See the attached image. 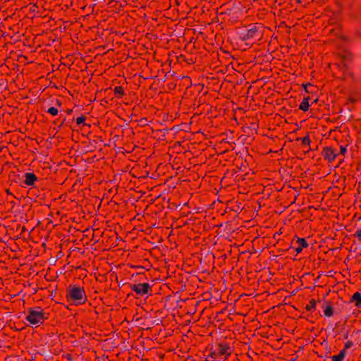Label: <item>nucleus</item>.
Here are the masks:
<instances>
[{
	"label": "nucleus",
	"mask_w": 361,
	"mask_h": 361,
	"mask_svg": "<svg viewBox=\"0 0 361 361\" xmlns=\"http://www.w3.org/2000/svg\"><path fill=\"white\" fill-rule=\"evenodd\" d=\"M149 0H137V8H139L137 11V16H140L142 23L137 25V35H140L137 39V49L138 47H140V50L142 51H145L147 53V50L148 49L146 47V44L143 42V37L145 36L146 38H148L149 32H145V30L142 29V23H145V18L146 17V14L143 12L142 9L145 8L147 6Z\"/></svg>",
	"instance_id": "nucleus-1"
},
{
	"label": "nucleus",
	"mask_w": 361,
	"mask_h": 361,
	"mask_svg": "<svg viewBox=\"0 0 361 361\" xmlns=\"http://www.w3.org/2000/svg\"><path fill=\"white\" fill-rule=\"evenodd\" d=\"M232 353V348L229 343L226 341L216 343L209 349L208 357L225 361Z\"/></svg>",
	"instance_id": "nucleus-2"
},
{
	"label": "nucleus",
	"mask_w": 361,
	"mask_h": 361,
	"mask_svg": "<svg viewBox=\"0 0 361 361\" xmlns=\"http://www.w3.org/2000/svg\"><path fill=\"white\" fill-rule=\"evenodd\" d=\"M66 297L75 305H83L87 301L85 288L76 285H70L67 288Z\"/></svg>",
	"instance_id": "nucleus-3"
},
{
	"label": "nucleus",
	"mask_w": 361,
	"mask_h": 361,
	"mask_svg": "<svg viewBox=\"0 0 361 361\" xmlns=\"http://www.w3.org/2000/svg\"><path fill=\"white\" fill-rule=\"evenodd\" d=\"M154 286V278L150 279V280L147 279H137V307H139L141 301L139 300L140 297H144L145 300L148 298L150 296L153 295V287Z\"/></svg>",
	"instance_id": "nucleus-4"
},
{
	"label": "nucleus",
	"mask_w": 361,
	"mask_h": 361,
	"mask_svg": "<svg viewBox=\"0 0 361 361\" xmlns=\"http://www.w3.org/2000/svg\"><path fill=\"white\" fill-rule=\"evenodd\" d=\"M49 317V313L46 312L40 307H35L27 309V313L25 317L26 321L32 325H39Z\"/></svg>",
	"instance_id": "nucleus-5"
},
{
	"label": "nucleus",
	"mask_w": 361,
	"mask_h": 361,
	"mask_svg": "<svg viewBox=\"0 0 361 361\" xmlns=\"http://www.w3.org/2000/svg\"><path fill=\"white\" fill-rule=\"evenodd\" d=\"M142 55V53L137 54ZM137 74L139 75V82L141 83V79L143 80L152 79L154 75L148 66V60L145 57L137 56Z\"/></svg>",
	"instance_id": "nucleus-6"
},
{
	"label": "nucleus",
	"mask_w": 361,
	"mask_h": 361,
	"mask_svg": "<svg viewBox=\"0 0 361 361\" xmlns=\"http://www.w3.org/2000/svg\"><path fill=\"white\" fill-rule=\"evenodd\" d=\"M145 192L142 190H137V221H142V219L150 218L149 215L145 216V211L147 209L149 205V202L142 199V195Z\"/></svg>",
	"instance_id": "nucleus-7"
},
{
	"label": "nucleus",
	"mask_w": 361,
	"mask_h": 361,
	"mask_svg": "<svg viewBox=\"0 0 361 361\" xmlns=\"http://www.w3.org/2000/svg\"><path fill=\"white\" fill-rule=\"evenodd\" d=\"M137 155L140 156L137 157V169H150L148 165V159L151 156V150H146L145 147H140V146L137 145Z\"/></svg>",
	"instance_id": "nucleus-8"
},
{
	"label": "nucleus",
	"mask_w": 361,
	"mask_h": 361,
	"mask_svg": "<svg viewBox=\"0 0 361 361\" xmlns=\"http://www.w3.org/2000/svg\"><path fill=\"white\" fill-rule=\"evenodd\" d=\"M147 112H140V118H137V129L143 128L145 130V137H148V135L152 133V128L148 124V122L150 121L151 117L149 116Z\"/></svg>",
	"instance_id": "nucleus-9"
},
{
	"label": "nucleus",
	"mask_w": 361,
	"mask_h": 361,
	"mask_svg": "<svg viewBox=\"0 0 361 361\" xmlns=\"http://www.w3.org/2000/svg\"><path fill=\"white\" fill-rule=\"evenodd\" d=\"M259 36V28L256 25H252L250 28L245 29L239 33V38L243 42L256 39Z\"/></svg>",
	"instance_id": "nucleus-10"
},
{
	"label": "nucleus",
	"mask_w": 361,
	"mask_h": 361,
	"mask_svg": "<svg viewBox=\"0 0 361 361\" xmlns=\"http://www.w3.org/2000/svg\"><path fill=\"white\" fill-rule=\"evenodd\" d=\"M149 238H152L150 235H144L142 232L139 233L137 249L141 247L142 250L150 251L153 248V243Z\"/></svg>",
	"instance_id": "nucleus-11"
},
{
	"label": "nucleus",
	"mask_w": 361,
	"mask_h": 361,
	"mask_svg": "<svg viewBox=\"0 0 361 361\" xmlns=\"http://www.w3.org/2000/svg\"><path fill=\"white\" fill-rule=\"evenodd\" d=\"M337 55L341 60V66H343V69L348 70L349 68V64L353 59V54L349 50L344 49L338 52Z\"/></svg>",
	"instance_id": "nucleus-12"
},
{
	"label": "nucleus",
	"mask_w": 361,
	"mask_h": 361,
	"mask_svg": "<svg viewBox=\"0 0 361 361\" xmlns=\"http://www.w3.org/2000/svg\"><path fill=\"white\" fill-rule=\"evenodd\" d=\"M291 245L290 248H293L297 254L300 253L303 248L308 247V243L305 238L297 236H295V238L292 240Z\"/></svg>",
	"instance_id": "nucleus-13"
},
{
	"label": "nucleus",
	"mask_w": 361,
	"mask_h": 361,
	"mask_svg": "<svg viewBox=\"0 0 361 361\" xmlns=\"http://www.w3.org/2000/svg\"><path fill=\"white\" fill-rule=\"evenodd\" d=\"M147 219H142V221H137V240H138L139 233L142 232L144 235H150L152 231V224L146 222Z\"/></svg>",
	"instance_id": "nucleus-14"
},
{
	"label": "nucleus",
	"mask_w": 361,
	"mask_h": 361,
	"mask_svg": "<svg viewBox=\"0 0 361 361\" xmlns=\"http://www.w3.org/2000/svg\"><path fill=\"white\" fill-rule=\"evenodd\" d=\"M143 251L142 259H140V253L137 254L138 256V266L142 268L145 267V269H152L153 266L149 259V257L151 256V252L150 251Z\"/></svg>",
	"instance_id": "nucleus-15"
},
{
	"label": "nucleus",
	"mask_w": 361,
	"mask_h": 361,
	"mask_svg": "<svg viewBox=\"0 0 361 361\" xmlns=\"http://www.w3.org/2000/svg\"><path fill=\"white\" fill-rule=\"evenodd\" d=\"M338 155V154L336 152V150L332 147L326 146L322 149V156L329 162H333Z\"/></svg>",
	"instance_id": "nucleus-16"
},
{
	"label": "nucleus",
	"mask_w": 361,
	"mask_h": 361,
	"mask_svg": "<svg viewBox=\"0 0 361 361\" xmlns=\"http://www.w3.org/2000/svg\"><path fill=\"white\" fill-rule=\"evenodd\" d=\"M152 269H145V267L142 268L138 266V256L137 255V279H147L153 278L150 271Z\"/></svg>",
	"instance_id": "nucleus-17"
},
{
	"label": "nucleus",
	"mask_w": 361,
	"mask_h": 361,
	"mask_svg": "<svg viewBox=\"0 0 361 361\" xmlns=\"http://www.w3.org/2000/svg\"><path fill=\"white\" fill-rule=\"evenodd\" d=\"M150 317L137 318V329L139 331L148 330L150 329Z\"/></svg>",
	"instance_id": "nucleus-18"
},
{
	"label": "nucleus",
	"mask_w": 361,
	"mask_h": 361,
	"mask_svg": "<svg viewBox=\"0 0 361 361\" xmlns=\"http://www.w3.org/2000/svg\"><path fill=\"white\" fill-rule=\"evenodd\" d=\"M140 137L141 140L140 145L143 146L142 147H145L146 150L149 149V143L147 142V140L150 138V135L148 137H145V130L137 129V138ZM137 143H140V141H137Z\"/></svg>",
	"instance_id": "nucleus-19"
},
{
	"label": "nucleus",
	"mask_w": 361,
	"mask_h": 361,
	"mask_svg": "<svg viewBox=\"0 0 361 361\" xmlns=\"http://www.w3.org/2000/svg\"><path fill=\"white\" fill-rule=\"evenodd\" d=\"M153 111V107L150 104H147L145 102H143L142 100L137 105V112L139 111L140 113L142 112H147L148 114H151ZM138 115L137 114V116Z\"/></svg>",
	"instance_id": "nucleus-20"
},
{
	"label": "nucleus",
	"mask_w": 361,
	"mask_h": 361,
	"mask_svg": "<svg viewBox=\"0 0 361 361\" xmlns=\"http://www.w3.org/2000/svg\"><path fill=\"white\" fill-rule=\"evenodd\" d=\"M349 302L354 303V305L357 307H361V293L358 291L355 292L350 298Z\"/></svg>",
	"instance_id": "nucleus-21"
},
{
	"label": "nucleus",
	"mask_w": 361,
	"mask_h": 361,
	"mask_svg": "<svg viewBox=\"0 0 361 361\" xmlns=\"http://www.w3.org/2000/svg\"><path fill=\"white\" fill-rule=\"evenodd\" d=\"M37 180V176L33 173H26L25 174L24 183L27 185H33Z\"/></svg>",
	"instance_id": "nucleus-22"
},
{
	"label": "nucleus",
	"mask_w": 361,
	"mask_h": 361,
	"mask_svg": "<svg viewBox=\"0 0 361 361\" xmlns=\"http://www.w3.org/2000/svg\"><path fill=\"white\" fill-rule=\"evenodd\" d=\"M326 306H323L324 314L327 317H331L334 315V309L330 302H325Z\"/></svg>",
	"instance_id": "nucleus-23"
},
{
	"label": "nucleus",
	"mask_w": 361,
	"mask_h": 361,
	"mask_svg": "<svg viewBox=\"0 0 361 361\" xmlns=\"http://www.w3.org/2000/svg\"><path fill=\"white\" fill-rule=\"evenodd\" d=\"M310 97L309 96L304 97L302 102L300 103L299 106V109L303 111H307L310 108L309 101Z\"/></svg>",
	"instance_id": "nucleus-24"
},
{
	"label": "nucleus",
	"mask_w": 361,
	"mask_h": 361,
	"mask_svg": "<svg viewBox=\"0 0 361 361\" xmlns=\"http://www.w3.org/2000/svg\"><path fill=\"white\" fill-rule=\"evenodd\" d=\"M151 169H142L140 171L137 170V179H144L148 177Z\"/></svg>",
	"instance_id": "nucleus-25"
},
{
	"label": "nucleus",
	"mask_w": 361,
	"mask_h": 361,
	"mask_svg": "<svg viewBox=\"0 0 361 361\" xmlns=\"http://www.w3.org/2000/svg\"><path fill=\"white\" fill-rule=\"evenodd\" d=\"M346 355V352L345 349H342L339 351V353L336 355H333L331 357L332 361H343Z\"/></svg>",
	"instance_id": "nucleus-26"
},
{
	"label": "nucleus",
	"mask_w": 361,
	"mask_h": 361,
	"mask_svg": "<svg viewBox=\"0 0 361 361\" xmlns=\"http://www.w3.org/2000/svg\"><path fill=\"white\" fill-rule=\"evenodd\" d=\"M317 305V302L314 299H311L309 303L306 305L305 310L309 312L314 311Z\"/></svg>",
	"instance_id": "nucleus-27"
},
{
	"label": "nucleus",
	"mask_w": 361,
	"mask_h": 361,
	"mask_svg": "<svg viewBox=\"0 0 361 361\" xmlns=\"http://www.w3.org/2000/svg\"><path fill=\"white\" fill-rule=\"evenodd\" d=\"M297 140H301L302 145L304 147H307V146L310 147V145L311 140H310L309 135H307L306 136H305L302 138H298Z\"/></svg>",
	"instance_id": "nucleus-28"
},
{
	"label": "nucleus",
	"mask_w": 361,
	"mask_h": 361,
	"mask_svg": "<svg viewBox=\"0 0 361 361\" xmlns=\"http://www.w3.org/2000/svg\"><path fill=\"white\" fill-rule=\"evenodd\" d=\"M114 93H115V94L118 95L119 97L122 96L124 93L123 87H121V86L115 87Z\"/></svg>",
	"instance_id": "nucleus-29"
},
{
	"label": "nucleus",
	"mask_w": 361,
	"mask_h": 361,
	"mask_svg": "<svg viewBox=\"0 0 361 361\" xmlns=\"http://www.w3.org/2000/svg\"><path fill=\"white\" fill-rule=\"evenodd\" d=\"M47 111V113L50 114L51 116H56L59 113L58 109L54 106L49 107Z\"/></svg>",
	"instance_id": "nucleus-30"
},
{
	"label": "nucleus",
	"mask_w": 361,
	"mask_h": 361,
	"mask_svg": "<svg viewBox=\"0 0 361 361\" xmlns=\"http://www.w3.org/2000/svg\"><path fill=\"white\" fill-rule=\"evenodd\" d=\"M86 120V117L85 116H79L76 118V123L77 125H80V124H84V122Z\"/></svg>",
	"instance_id": "nucleus-31"
},
{
	"label": "nucleus",
	"mask_w": 361,
	"mask_h": 361,
	"mask_svg": "<svg viewBox=\"0 0 361 361\" xmlns=\"http://www.w3.org/2000/svg\"><path fill=\"white\" fill-rule=\"evenodd\" d=\"M353 345V342L352 341H348L345 343L344 348L343 349H345V351L346 352V350L350 348Z\"/></svg>",
	"instance_id": "nucleus-32"
},
{
	"label": "nucleus",
	"mask_w": 361,
	"mask_h": 361,
	"mask_svg": "<svg viewBox=\"0 0 361 361\" xmlns=\"http://www.w3.org/2000/svg\"><path fill=\"white\" fill-rule=\"evenodd\" d=\"M354 236L356 237L359 241L361 242V228L357 229L354 233Z\"/></svg>",
	"instance_id": "nucleus-33"
},
{
	"label": "nucleus",
	"mask_w": 361,
	"mask_h": 361,
	"mask_svg": "<svg viewBox=\"0 0 361 361\" xmlns=\"http://www.w3.org/2000/svg\"><path fill=\"white\" fill-rule=\"evenodd\" d=\"M347 152L346 147L343 146L340 147V153L344 155Z\"/></svg>",
	"instance_id": "nucleus-34"
},
{
	"label": "nucleus",
	"mask_w": 361,
	"mask_h": 361,
	"mask_svg": "<svg viewBox=\"0 0 361 361\" xmlns=\"http://www.w3.org/2000/svg\"><path fill=\"white\" fill-rule=\"evenodd\" d=\"M176 85L173 82H171L168 84V87L169 90H174L176 88Z\"/></svg>",
	"instance_id": "nucleus-35"
},
{
	"label": "nucleus",
	"mask_w": 361,
	"mask_h": 361,
	"mask_svg": "<svg viewBox=\"0 0 361 361\" xmlns=\"http://www.w3.org/2000/svg\"><path fill=\"white\" fill-rule=\"evenodd\" d=\"M140 249H137V254L140 253V259H142V255L144 253V251L141 249V247H139Z\"/></svg>",
	"instance_id": "nucleus-36"
},
{
	"label": "nucleus",
	"mask_w": 361,
	"mask_h": 361,
	"mask_svg": "<svg viewBox=\"0 0 361 361\" xmlns=\"http://www.w3.org/2000/svg\"><path fill=\"white\" fill-rule=\"evenodd\" d=\"M5 85V80L4 79H0V89Z\"/></svg>",
	"instance_id": "nucleus-37"
},
{
	"label": "nucleus",
	"mask_w": 361,
	"mask_h": 361,
	"mask_svg": "<svg viewBox=\"0 0 361 361\" xmlns=\"http://www.w3.org/2000/svg\"><path fill=\"white\" fill-rule=\"evenodd\" d=\"M178 61H181L182 60L183 61H186L185 59V56L183 55V54H180L178 58Z\"/></svg>",
	"instance_id": "nucleus-38"
},
{
	"label": "nucleus",
	"mask_w": 361,
	"mask_h": 361,
	"mask_svg": "<svg viewBox=\"0 0 361 361\" xmlns=\"http://www.w3.org/2000/svg\"><path fill=\"white\" fill-rule=\"evenodd\" d=\"M143 310V307H140V308L137 307V312H136V314L137 315L140 313L139 312V310Z\"/></svg>",
	"instance_id": "nucleus-39"
},
{
	"label": "nucleus",
	"mask_w": 361,
	"mask_h": 361,
	"mask_svg": "<svg viewBox=\"0 0 361 361\" xmlns=\"http://www.w3.org/2000/svg\"><path fill=\"white\" fill-rule=\"evenodd\" d=\"M131 286V288L133 291H135V284H133V285H130Z\"/></svg>",
	"instance_id": "nucleus-40"
},
{
	"label": "nucleus",
	"mask_w": 361,
	"mask_h": 361,
	"mask_svg": "<svg viewBox=\"0 0 361 361\" xmlns=\"http://www.w3.org/2000/svg\"><path fill=\"white\" fill-rule=\"evenodd\" d=\"M140 361H148V359L141 358V359H140Z\"/></svg>",
	"instance_id": "nucleus-41"
},
{
	"label": "nucleus",
	"mask_w": 361,
	"mask_h": 361,
	"mask_svg": "<svg viewBox=\"0 0 361 361\" xmlns=\"http://www.w3.org/2000/svg\"><path fill=\"white\" fill-rule=\"evenodd\" d=\"M137 341H139L140 343H142L143 341H140V338H137Z\"/></svg>",
	"instance_id": "nucleus-42"
},
{
	"label": "nucleus",
	"mask_w": 361,
	"mask_h": 361,
	"mask_svg": "<svg viewBox=\"0 0 361 361\" xmlns=\"http://www.w3.org/2000/svg\"><path fill=\"white\" fill-rule=\"evenodd\" d=\"M307 85H304V87H305V92H307V90L306 89Z\"/></svg>",
	"instance_id": "nucleus-43"
},
{
	"label": "nucleus",
	"mask_w": 361,
	"mask_h": 361,
	"mask_svg": "<svg viewBox=\"0 0 361 361\" xmlns=\"http://www.w3.org/2000/svg\"><path fill=\"white\" fill-rule=\"evenodd\" d=\"M190 61H192V59H190V60H186V62L189 63Z\"/></svg>",
	"instance_id": "nucleus-44"
},
{
	"label": "nucleus",
	"mask_w": 361,
	"mask_h": 361,
	"mask_svg": "<svg viewBox=\"0 0 361 361\" xmlns=\"http://www.w3.org/2000/svg\"><path fill=\"white\" fill-rule=\"evenodd\" d=\"M190 61H192V59H190V60H186V62L189 63Z\"/></svg>",
	"instance_id": "nucleus-45"
},
{
	"label": "nucleus",
	"mask_w": 361,
	"mask_h": 361,
	"mask_svg": "<svg viewBox=\"0 0 361 361\" xmlns=\"http://www.w3.org/2000/svg\"><path fill=\"white\" fill-rule=\"evenodd\" d=\"M190 61H192V59H190V60H186V62L189 63Z\"/></svg>",
	"instance_id": "nucleus-46"
},
{
	"label": "nucleus",
	"mask_w": 361,
	"mask_h": 361,
	"mask_svg": "<svg viewBox=\"0 0 361 361\" xmlns=\"http://www.w3.org/2000/svg\"><path fill=\"white\" fill-rule=\"evenodd\" d=\"M136 357H137V358H140V357L137 354L136 355Z\"/></svg>",
	"instance_id": "nucleus-47"
}]
</instances>
